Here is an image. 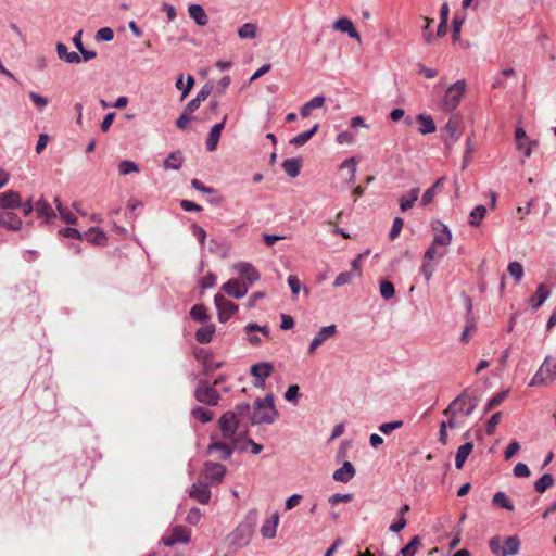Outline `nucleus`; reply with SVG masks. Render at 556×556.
<instances>
[{
	"label": "nucleus",
	"mask_w": 556,
	"mask_h": 556,
	"mask_svg": "<svg viewBox=\"0 0 556 556\" xmlns=\"http://www.w3.org/2000/svg\"><path fill=\"white\" fill-rule=\"evenodd\" d=\"M278 415L275 396L273 393H268L263 399H256L250 419L252 425H270L277 419Z\"/></svg>",
	"instance_id": "1"
},
{
	"label": "nucleus",
	"mask_w": 556,
	"mask_h": 556,
	"mask_svg": "<svg viewBox=\"0 0 556 556\" xmlns=\"http://www.w3.org/2000/svg\"><path fill=\"white\" fill-rule=\"evenodd\" d=\"M489 547L494 556H514L519 553L520 540L517 535L505 539L494 535L489 540Z\"/></svg>",
	"instance_id": "2"
},
{
	"label": "nucleus",
	"mask_w": 556,
	"mask_h": 556,
	"mask_svg": "<svg viewBox=\"0 0 556 556\" xmlns=\"http://www.w3.org/2000/svg\"><path fill=\"white\" fill-rule=\"evenodd\" d=\"M467 83L465 79H459L451 85L444 93L441 101L442 109L446 112H453L460 103L465 94Z\"/></svg>",
	"instance_id": "3"
},
{
	"label": "nucleus",
	"mask_w": 556,
	"mask_h": 556,
	"mask_svg": "<svg viewBox=\"0 0 556 556\" xmlns=\"http://www.w3.org/2000/svg\"><path fill=\"white\" fill-rule=\"evenodd\" d=\"M556 379V361L546 356L538 371L532 377L529 387L546 386Z\"/></svg>",
	"instance_id": "4"
},
{
	"label": "nucleus",
	"mask_w": 556,
	"mask_h": 556,
	"mask_svg": "<svg viewBox=\"0 0 556 556\" xmlns=\"http://www.w3.org/2000/svg\"><path fill=\"white\" fill-rule=\"evenodd\" d=\"M194 397L202 404L216 406L220 400V394L207 380L200 379L194 390Z\"/></svg>",
	"instance_id": "5"
},
{
	"label": "nucleus",
	"mask_w": 556,
	"mask_h": 556,
	"mask_svg": "<svg viewBox=\"0 0 556 556\" xmlns=\"http://www.w3.org/2000/svg\"><path fill=\"white\" fill-rule=\"evenodd\" d=\"M230 441H231L230 444H227L224 442H218V441H216L215 435H211V443L207 446V454H212L213 452L218 451V452H220L219 457L223 460H228L231 458V456L236 450H240V451L245 450L244 446H240L238 444V442H239L238 439H232Z\"/></svg>",
	"instance_id": "6"
},
{
	"label": "nucleus",
	"mask_w": 556,
	"mask_h": 556,
	"mask_svg": "<svg viewBox=\"0 0 556 556\" xmlns=\"http://www.w3.org/2000/svg\"><path fill=\"white\" fill-rule=\"evenodd\" d=\"M214 304L217 309L218 320L223 324L228 321L239 308L237 304L229 301L220 293L214 295Z\"/></svg>",
	"instance_id": "7"
},
{
	"label": "nucleus",
	"mask_w": 556,
	"mask_h": 556,
	"mask_svg": "<svg viewBox=\"0 0 556 556\" xmlns=\"http://www.w3.org/2000/svg\"><path fill=\"white\" fill-rule=\"evenodd\" d=\"M222 437L225 440L238 439L236 437L237 429L239 427V420H236L232 413H224L218 420Z\"/></svg>",
	"instance_id": "8"
},
{
	"label": "nucleus",
	"mask_w": 556,
	"mask_h": 556,
	"mask_svg": "<svg viewBox=\"0 0 556 556\" xmlns=\"http://www.w3.org/2000/svg\"><path fill=\"white\" fill-rule=\"evenodd\" d=\"M274 371V366L269 362H260L251 366L250 374L253 376V386L256 388L264 387L265 379Z\"/></svg>",
	"instance_id": "9"
},
{
	"label": "nucleus",
	"mask_w": 556,
	"mask_h": 556,
	"mask_svg": "<svg viewBox=\"0 0 556 556\" xmlns=\"http://www.w3.org/2000/svg\"><path fill=\"white\" fill-rule=\"evenodd\" d=\"M467 396V390H464L459 395H457L448 406L443 410L445 416H448L447 421H442L441 425H445V428L454 429L457 427L456 416L463 412V408H457L460 400Z\"/></svg>",
	"instance_id": "10"
},
{
	"label": "nucleus",
	"mask_w": 556,
	"mask_h": 556,
	"mask_svg": "<svg viewBox=\"0 0 556 556\" xmlns=\"http://www.w3.org/2000/svg\"><path fill=\"white\" fill-rule=\"evenodd\" d=\"M226 467L223 464L206 462L204 464V478L210 483H219L226 475Z\"/></svg>",
	"instance_id": "11"
},
{
	"label": "nucleus",
	"mask_w": 556,
	"mask_h": 556,
	"mask_svg": "<svg viewBox=\"0 0 556 556\" xmlns=\"http://www.w3.org/2000/svg\"><path fill=\"white\" fill-rule=\"evenodd\" d=\"M257 519H258V511H257V509L253 508V509H250L247 513L243 522H241L238 526V532H244V535H245L241 543H245L247 541H251V539L253 536V533L255 531Z\"/></svg>",
	"instance_id": "12"
},
{
	"label": "nucleus",
	"mask_w": 556,
	"mask_h": 556,
	"mask_svg": "<svg viewBox=\"0 0 556 556\" xmlns=\"http://www.w3.org/2000/svg\"><path fill=\"white\" fill-rule=\"evenodd\" d=\"M191 540V531L184 526H175L168 536L163 538V543L166 546H173L177 543L187 544Z\"/></svg>",
	"instance_id": "13"
},
{
	"label": "nucleus",
	"mask_w": 556,
	"mask_h": 556,
	"mask_svg": "<svg viewBox=\"0 0 556 556\" xmlns=\"http://www.w3.org/2000/svg\"><path fill=\"white\" fill-rule=\"evenodd\" d=\"M337 333V326L329 325L321 327L320 330L316 333V336L311 341L307 353L313 355L317 348H319L325 341L332 338Z\"/></svg>",
	"instance_id": "14"
},
{
	"label": "nucleus",
	"mask_w": 556,
	"mask_h": 556,
	"mask_svg": "<svg viewBox=\"0 0 556 556\" xmlns=\"http://www.w3.org/2000/svg\"><path fill=\"white\" fill-rule=\"evenodd\" d=\"M208 482L199 481L198 483H193L189 490V496L200 504H208L211 500V490L208 486Z\"/></svg>",
	"instance_id": "15"
},
{
	"label": "nucleus",
	"mask_w": 556,
	"mask_h": 556,
	"mask_svg": "<svg viewBox=\"0 0 556 556\" xmlns=\"http://www.w3.org/2000/svg\"><path fill=\"white\" fill-rule=\"evenodd\" d=\"M223 291L235 299H242L249 291V285L245 281L240 282L238 279H229L222 287Z\"/></svg>",
	"instance_id": "16"
},
{
	"label": "nucleus",
	"mask_w": 556,
	"mask_h": 556,
	"mask_svg": "<svg viewBox=\"0 0 556 556\" xmlns=\"http://www.w3.org/2000/svg\"><path fill=\"white\" fill-rule=\"evenodd\" d=\"M235 269L242 279L249 282V286L253 285L255 281L260 279V273L251 263H237L235 265Z\"/></svg>",
	"instance_id": "17"
},
{
	"label": "nucleus",
	"mask_w": 556,
	"mask_h": 556,
	"mask_svg": "<svg viewBox=\"0 0 556 556\" xmlns=\"http://www.w3.org/2000/svg\"><path fill=\"white\" fill-rule=\"evenodd\" d=\"M433 230L435 233L432 243L446 249L452 242V232L448 227L442 223H438V226L433 227Z\"/></svg>",
	"instance_id": "18"
},
{
	"label": "nucleus",
	"mask_w": 556,
	"mask_h": 556,
	"mask_svg": "<svg viewBox=\"0 0 556 556\" xmlns=\"http://www.w3.org/2000/svg\"><path fill=\"white\" fill-rule=\"evenodd\" d=\"M22 205L21 194L14 190L0 193V208L14 210Z\"/></svg>",
	"instance_id": "19"
},
{
	"label": "nucleus",
	"mask_w": 556,
	"mask_h": 556,
	"mask_svg": "<svg viewBox=\"0 0 556 556\" xmlns=\"http://www.w3.org/2000/svg\"><path fill=\"white\" fill-rule=\"evenodd\" d=\"M227 118H228V116L225 115L223 117L222 122L215 124L211 128V130L208 132V136H207V139H206V142H205L207 151L213 152V151L216 150V147H217L219 138H220V132H222V130L224 129V127L226 125Z\"/></svg>",
	"instance_id": "20"
},
{
	"label": "nucleus",
	"mask_w": 556,
	"mask_h": 556,
	"mask_svg": "<svg viewBox=\"0 0 556 556\" xmlns=\"http://www.w3.org/2000/svg\"><path fill=\"white\" fill-rule=\"evenodd\" d=\"M355 473L356 471L353 464L345 460L343 465L333 472L332 479L338 482L348 483L354 478Z\"/></svg>",
	"instance_id": "21"
},
{
	"label": "nucleus",
	"mask_w": 556,
	"mask_h": 556,
	"mask_svg": "<svg viewBox=\"0 0 556 556\" xmlns=\"http://www.w3.org/2000/svg\"><path fill=\"white\" fill-rule=\"evenodd\" d=\"M188 14L191 20L194 21V23L200 26L204 27L208 24V15L206 14L205 10L202 5L192 3L188 5Z\"/></svg>",
	"instance_id": "22"
},
{
	"label": "nucleus",
	"mask_w": 556,
	"mask_h": 556,
	"mask_svg": "<svg viewBox=\"0 0 556 556\" xmlns=\"http://www.w3.org/2000/svg\"><path fill=\"white\" fill-rule=\"evenodd\" d=\"M0 227L17 231L22 227V219L13 212L0 213Z\"/></svg>",
	"instance_id": "23"
},
{
	"label": "nucleus",
	"mask_w": 556,
	"mask_h": 556,
	"mask_svg": "<svg viewBox=\"0 0 556 556\" xmlns=\"http://www.w3.org/2000/svg\"><path fill=\"white\" fill-rule=\"evenodd\" d=\"M466 306H467V321L463 329V332L460 334V342L467 343L469 341V333L476 330V324L473 321V318L471 317V311H472V302L469 296H466Z\"/></svg>",
	"instance_id": "24"
},
{
	"label": "nucleus",
	"mask_w": 556,
	"mask_h": 556,
	"mask_svg": "<svg viewBox=\"0 0 556 556\" xmlns=\"http://www.w3.org/2000/svg\"><path fill=\"white\" fill-rule=\"evenodd\" d=\"M333 27L342 33H346L351 38L356 39L358 42L361 41L358 31L355 29L352 21L348 17L338 18L334 22Z\"/></svg>",
	"instance_id": "25"
},
{
	"label": "nucleus",
	"mask_w": 556,
	"mask_h": 556,
	"mask_svg": "<svg viewBox=\"0 0 556 556\" xmlns=\"http://www.w3.org/2000/svg\"><path fill=\"white\" fill-rule=\"evenodd\" d=\"M35 211H36L37 215L40 218H43L47 223H50L53 218H55L54 210L49 204V202L47 200H45L43 198H40L35 203Z\"/></svg>",
	"instance_id": "26"
},
{
	"label": "nucleus",
	"mask_w": 556,
	"mask_h": 556,
	"mask_svg": "<svg viewBox=\"0 0 556 556\" xmlns=\"http://www.w3.org/2000/svg\"><path fill=\"white\" fill-rule=\"evenodd\" d=\"M279 515L275 513L269 519H266L261 527V534L265 539H274L277 534Z\"/></svg>",
	"instance_id": "27"
},
{
	"label": "nucleus",
	"mask_w": 556,
	"mask_h": 556,
	"mask_svg": "<svg viewBox=\"0 0 556 556\" xmlns=\"http://www.w3.org/2000/svg\"><path fill=\"white\" fill-rule=\"evenodd\" d=\"M302 162H303V160L300 156L286 159L282 162L281 167L289 177L295 178L300 174V170L302 167Z\"/></svg>",
	"instance_id": "28"
},
{
	"label": "nucleus",
	"mask_w": 556,
	"mask_h": 556,
	"mask_svg": "<svg viewBox=\"0 0 556 556\" xmlns=\"http://www.w3.org/2000/svg\"><path fill=\"white\" fill-rule=\"evenodd\" d=\"M549 294L551 290L544 283L539 285L535 294L530 298V304L532 308L538 309L541 307L543 303L548 299Z\"/></svg>",
	"instance_id": "29"
},
{
	"label": "nucleus",
	"mask_w": 556,
	"mask_h": 556,
	"mask_svg": "<svg viewBox=\"0 0 556 556\" xmlns=\"http://www.w3.org/2000/svg\"><path fill=\"white\" fill-rule=\"evenodd\" d=\"M185 159L182 152L180 150L173 151L168 154V156L164 160L163 167L164 169H174L178 170L181 168Z\"/></svg>",
	"instance_id": "30"
},
{
	"label": "nucleus",
	"mask_w": 556,
	"mask_h": 556,
	"mask_svg": "<svg viewBox=\"0 0 556 556\" xmlns=\"http://www.w3.org/2000/svg\"><path fill=\"white\" fill-rule=\"evenodd\" d=\"M419 188H412L408 194L401 195L399 199L400 208L402 212H406L409 208H412L415 204V202L419 198Z\"/></svg>",
	"instance_id": "31"
},
{
	"label": "nucleus",
	"mask_w": 556,
	"mask_h": 556,
	"mask_svg": "<svg viewBox=\"0 0 556 556\" xmlns=\"http://www.w3.org/2000/svg\"><path fill=\"white\" fill-rule=\"evenodd\" d=\"M472 450H473L472 442H466L465 444L460 445L457 448L456 456H455V467L457 469H462L464 467V464L467 460L468 456L471 454Z\"/></svg>",
	"instance_id": "32"
},
{
	"label": "nucleus",
	"mask_w": 556,
	"mask_h": 556,
	"mask_svg": "<svg viewBox=\"0 0 556 556\" xmlns=\"http://www.w3.org/2000/svg\"><path fill=\"white\" fill-rule=\"evenodd\" d=\"M467 390V396L465 399L460 400V406L458 408H463V412L466 416H469L473 413V410L477 408L479 404V399L471 392Z\"/></svg>",
	"instance_id": "33"
},
{
	"label": "nucleus",
	"mask_w": 556,
	"mask_h": 556,
	"mask_svg": "<svg viewBox=\"0 0 556 556\" xmlns=\"http://www.w3.org/2000/svg\"><path fill=\"white\" fill-rule=\"evenodd\" d=\"M319 129V124H315L311 129L300 132L290 139L289 143L295 147L304 146Z\"/></svg>",
	"instance_id": "34"
},
{
	"label": "nucleus",
	"mask_w": 556,
	"mask_h": 556,
	"mask_svg": "<svg viewBox=\"0 0 556 556\" xmlns=\"http://www.w3.org/2000/svg\"><path fill=\"white\" fill-rule=\"evenodd\" d=\"M326 98L324 96H315L300 109V114L302 117H307L311 114V111L314 109H319L324 105Z\"/></svg>",
	"instance_id": "35"
},
{
	"label": "nucleus",
	"mask_w": 556,
	"mask_h": 556,
	"mask_svg": "<svg viewBox=\"0 0 556 556\" xmlns=\"http://www.w3.org/2000/svg\"><path fill=\"white\" fill-rule=\"evenodd\" d=\"M215 333V326L213 324L206 325L195 331V340L200 344H207L213 340Z\"/></svg>",
	"instance_id": "36"
},
{
	"label": "nucleus",
	"mask_w": 556,
	"mask_h": 556,
	"mask_svg": "<svg viewBox=\"0 0 556 556\" xmlns=\"http://www.w3.org/2000/svg\"><path fill=\"white\" fill-rule=\"evenodd\" d=\"M417 121L419 123V131L422 135L433 134L437 130L435 124L431 116L419 114L417 116Z\"/></svg>",
	"instance_id": "37"
},
{
	"label": "nucleus",
	"mask_w": 556,
	"mask_h": 556,
	"mask_svg": "<svg viewBox=\"0 0 556 556\" xmlns=\"http://www.w3.org/2000/svg\"><path fill=\"white\" fill-rule=\"evenodd\" d=\"M492 503L501 508L508 510V511H513L515 509V506H514L511 500L509 498V496L505 492H502V491H498L493 495Z\"/></svg>",
	"instance_id": "38"
},
{
	"label": "nucleus",
	"mask_w": 556,
	"mask_h": 556,
	"mask_svg": "<svg viewBox=\"0 0 556 556\" xmlns=\"http://www.w3.org/2000/svg\"><path fill=\"white\" fill-rule=\"evenodd\" d=\"M516 75L515 70L513 68H506L501 72H498L492 83V88H505L506 87V79L509 77H514Z\"/></svg>",
	"instance_id": "39"
},
{
	"label": "nucleus",
	"mask_w": 556,
	"mask_h": 556,
	"mask_svg": "<svg viewBox=\"0 0 556 556\" xmlns=\"http://www.w3.org/2000/svg\"><path fill=\"white\" fill-rule=\"evenodd\" d=\"M443 177L439 178L430 188H428L421 197V205L426 206L430 204L438 191L442 188Z\"/></svg>",
	"instance_id": "40"
},
{
	"label": "nucleus",
	"mask_w": 556,
	"mask_h": 556,
	"mask_svg": "<svg viewBox=\"0 0 556 556\" xmlns=\"http://www.w3.org/2000/svg\"><path fill=\"white\" fill-rule=\"evenodd\" d=\"M486 215V207L482 204L477 205L472 208L469 214V225L473 227H478L481 224V220Z\"/></svg>",
	"instance_id": "41"
},
{
	"label": "nucleus",
	"mask_w": 556,
	"mask_h": 556,
	"mask_svg": "<svg viewBox=\"0 0 556 556\" xmlns=\"http://www.w3.org/2000/svg\"><path fill=\"white\" fill-rule=\"evenodd\" d=\"M85 238L92 244H102L106 239V236L100 228L92 227L85 233Z\"/></svg>",
	"instance_id": "42"
},
{
	"label": "nucleus",
	"mask_w": 556,
	"mask_h": 556,
	"mask_svg": "<svg viewBox=\"0 0 556 556\" xmlns=\"http://www.w3.org/2000/svg\"><path fill=\"white\" fill-rule=\"evenodd\" d=\"M555 479L551 473H544L540 479L534 482V490L538 493H544L547 489L553 486Z\"/></svg>",
	"instance_id": "43"
},
{
	"label": "nucleus",
	"mask_w": 556,
	"mask_h": 556,
	"mask_svg": "<svg viewBox=\"0 0 556 556\" xmlns=\"http://www.w3.org/2000/svg\"><path fill=\"white\" fill-rule=\"evenodd\" d=\"M191 416L202 424H207L213 420V414L202 406L193 407L191 409Z\"/></svg>",
	"instance_id": "44"
},
{
	"label": "nucleus",
	"mask_w": 556,
	"mask_h": 556,
	"mask_svg": "<svg viewBox=\"0 0 556 556\" xmlns=\"http://www.w3.org/2000/svg\"><path fill=\"white\" fill-rule=\"evenodd\" d=\"M193 85H194V78L191 75L187 76L186 84H184L182 75H179V77L177 78L176 84H175L176 88L182 91L181 99H184L188 96V93L192 89Z\"/></svg>",
	"instance_id": "45"
},
{
	"label": "nucleus",
	"mask_w": 556,
	"mask_h": 556,
	"mask_svg": "<svg viewBox=\"0 0 556 556\" xmlns=\"http://www.w3.org/2000/svg\"><path fill=\"white\" fill-rule=\"evenodd\" d=\"M190 317L199 323H204L208 319L206 307L203 304H195L190 309Z\"/></svg>",
	"instance_id": "46"
},
{
	"label": "nucleus",
	"mask_w": 556,
	"mask_h": 556,
	"mask_svg": "<svg viewBox=\"0 0 556 556\" xmlns=\"http://www.w3.org/2000/svg\"><path fill=\"white\" fill-rule=\"evenodd\" d=\"M257 27L253 23H245L238 29V36L241 39H253L256 37Z\"/></svg>",
	"instance_id": "47"
},
{
	"label": "nucleus",
	"mask_w": 556,
	"mask_h": 556,
	"mask_svg": "<svg viewBox=\"0 0 556 556\" xmlns=\"http://www.w3.org/2000/svg\"><path fill=\"white\" fill-rule=\"evenodd\" d=\"M446 252V249L439 250L438 245L431 243L429 248L426 250L422 261L432 262L435 256H438L439 258L445 256Z\"/></svg>",
	"instance_id": "48"
},
{
	"label": "nucleus",
	"mask_w": 556,
	"mask_h": 556,
	"mask_svg": "<svg viewBox=\"0 0 556 556\" xmlns=\"http://www.w3.org/2000/svg\"><path fill=\"white\" fill-rule=\"evenodd\" d=\"M227 413H232L236 420L251 414V406L247 402L237 403L232 410H228Z\"/></svg>",
	"instance_id": "49"
},
{
	"label": "nucleus",
	"mask_w": 556,
	"mask_h": 556,
	"mask_svg": "<svg viewBox=\"0 0 556 556\" xmlns=\"http://www.w3.org/2000/svg\"><path fill=\"white\" fill-rule=\"evenodd\" d=\"M419 544L420 538L418 535H415L410 539L408 544L401 549L400 554L402 556H415Z\"/></svg>",
	"instance_id": "50"
},
{
	"label": "nucleus",
	"mask_w": 556,
	"mask_h": 556,
	"mask_svg": "<svg viewBox=\"0 0 556 556\" xmlns=\"http://www.w3.org/2000/svg\"><path fill=\"white\" fill-rule=\"evenodd\" d=\"M356 166H357V160L354 156L345 159L340 165L341 168H345V167L349 168V173H350L349 182H351V184L354 182L355 178H356Z\"/></svg>",
	"instance_id": "51"
},
{
	"label": "nucleus",
	"mask_w": 556,
	"mask_h": 556,
	"mask_svg": "<svg viewBox=\"0 0 556 556\" xmlns=\"http://www.w3.org/2000/svg\"><path fill=\"white\" fill-rule=\"evenodd\" d=\"M139 166L130 160H124L118 164V173L121 175H129L131 173H138Z\"/></svg>",
	"instance_id": "52"
},
{
	"label": "nucleus",
	"mask_w": 556,
	"mask_h": 556,
	"mask_svg": "<svg viewBox=\"0 0 556 556\" xmlns=\"http://www.w3.org/2000/svg\"><path fill=\"white\" fill-rule=\"evenodd\" d=\"M424 21H425V25L421 27V34H422V38H424V41L427 43V45H431L432 41L434 40L435 36L433 35V33L431 31L430 29V26L431 24L433 23V18H430V17H424Z\"/></svg>",
	"instance_id": "53"
},
{
	"label": "nucleus",
	"mask_w": 556,
	"mask_h": 556,
	"mask_svg": "<svg viewBox=\"0 0 556 556\" xmlns=\"http://www.w3.org/2000/svg\"><path fill=\"white\" fill-rule=\"evenodd\" d=\"M380 294L384 300H391L395 294L394 285L389 280H381Z\"/></svg>",
	"instance_id": "54"
},
{
	"label": "nucleus",
	"mask_w": 556,
	"mask_h": 556,
	"mask_svg": "<svg viewBox=\"0 0 556 556\" xmlns=\"http://www.w3.org/2000/svg\"><path fill=\"white\" fill-rule=\"evenodd\" d=\"M508 393H509L508 390H504V391H501V392H497L496 394H494L488 401L485 412H489V410L495 408L496 406H498L507 397Z\"/></svg>",
	"instance_id": "55"
},
{
	"label": "nucleus",
	"mask_w": 556,
	"mask_h": 556,
	"mask_svg": "<svg viewBox=\"0 0 556 556\" xmlns=\"http://www.w3.org/2000/svg\"><path fill=\"white\" fill-rule=\"evenodd\" d=\"M508 273L516 282H520L523 277V267L519 262H510L507 267Z\"/></svg>",
	"instance_id": "56"
},
{
	"label": "nucleus",
	"mask_w": 556,
	"mask_h": 556,
	"mask_svg": "<svg viewBox=\"0 0 556 556\" xmlns=\"http://www.w3.org/2000/svg\"><path fill=\"white\" fill-rule=\"evenodd\" d=\"M445 132L451 137L453 141H457L460 138V132L458 130V125L452 118L448 119L444 127Z\"/></svg>",
	"instance_id": "57"
},
{
	"label": "nucleus",
	"mask_w": 556,
	"mask_h": 556,
	"mask_svg": "<svg viewBox=\"0 0 556 556\" xmlns=\"http://www.w3.org/2000/svg\"><path fill=\"white\" fill-rule=\"evenodd\" d=\"M403 226H404V219L402 217L396 216L393 219L392 228L389 233L390 240L393 241L400 236Z\"/></svg>",
	"instance_id": "58"
},
{
	"label": "nucleus",
	"mask_w": 556,
	"mask_h": 556,
	"mask_svg": "<svg viewBox=\"0 0 556 556\" xmlns=\"http://www.w3.org/2000/svg\"><path fill=\"white\" fill-rule=\"evenodd\" d=\"M465 22V17L464 16H460L459 14H455L454 17H453V33H452V37H453V40H458L459 37H460V30H462V26Z\"/></svg>",
	"instance_id": "59"
},
{
	"label": "nucleus",
	"mask_w": 556,
	"mask_h": 556,
	"mask_svg": "<svg viewBox=\"0 0 556 556\" xmlns=\"http://www.w3.org/2000/svg\"><path fill=\"white\" fill-rule=\"evenodd\" d=\"M403 426V420H394L391 422H383L379 426V431L383 434H390L393 430L400 429Z\"/></svg>",
	"instance_id": "60"
},
{
	"label": "nucleus",
	"mask_w": 556,
	"mask_h": 556,
	"mask_svg": "<svg viewBox=\"0 0 556 556\" xmlns=\"http://www.w3.org/2000/svg\"><path fill=\"white\" fill-rule=\"evenodd\" d=\"M352 279H353V274L351 271L340 273L333 281V287L338 288V287L349 285L352 281Z\"/></svg>",
	"instance_id": "61"
},
{
	"label": "nucleus",
	"mask_w": 556,
	"mask_h": 556,
	"mask_svg": "<svg viewBox=\"0 0 556 556\" xmlns=\"http://www.w3.org/2000/svg\"><path fill=\"white\" fill-rule=\"evenodd\" d=\"M501 418H502L501 412H497L490 417V419L488 420V424H486V429H485L486 434L491 435L494 433L496 426L501 421Z\"/></svg>",
	"instance_id": "62"
},
{
	"label": "nucleus",
	"mask_w": 556,
	"mask_h": 556,
	"mask_svg": "<svg viewBox=\"0 0 556 556\" xmlns=\"http://www.w3.org/2000/svg\"><path fill=\"white\" fill-rule=\"evenodd\" d=\"M114 38V31L111 27H102L96 34V39L100 41H111Z\"/></svg>",
	"instance_id": "63"
},
{
	"label": "nucleus",
	"mask_w": 556,
	"mask_h": 556,
	"mask_svg": "<svg viewBox=\"0 0 556 556\" xmlns=\"http://www.w3.org/2000/svg\"><path fill=\"white\" fill-rule=\"evenodd\" d=\"M29 98L39 111H42L48 104V99L37 92H29Z\"/></svg>",
	"instance_id": "64"
}]
</instances>
